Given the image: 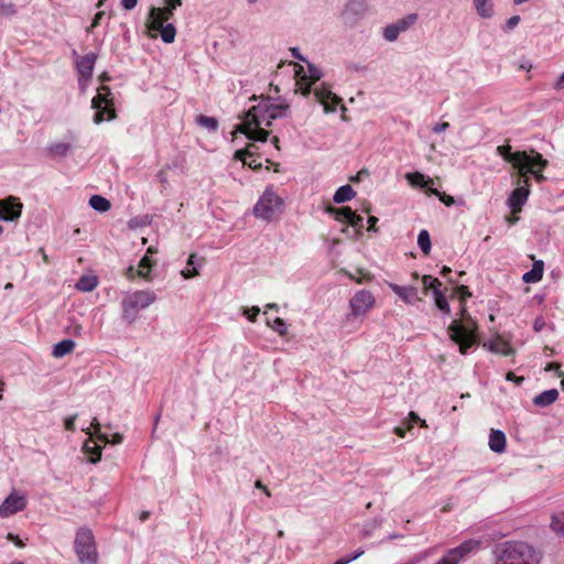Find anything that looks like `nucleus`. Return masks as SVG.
Here are the masks:
<instances>
[{"label":"nucleus","mask_w":564,"mask_h":564,"mask_svg":"<svg viewBox=\"0 0 564 564\" xmlns=\"http://www.w3.org/2000/svg\"><path fill=\"white\" fill-rule=\"evenodd\" d=\"M288 112V105L276 104L271 98H262L245 113L243 122L238 130L250 140L265 142L269 131L260 126L264 123L270 127L273 120L286 117Z\"/></svg>","instance_id":"obj_1"},{"label":"nucleus","mask_w":564,"mask_h":564,"mask_svg":"<svg viewBox=\"0 0 564 564\" xmlns=\"http://www.w3.org/2000/svg\"><path fill=\"white\" fill-rule=\"evenodd\" d=\"M495 564H540L541 552L522 541H506L494 550Z\"/></svg>","instance_id":"obj_2"},{"label":"nucleus","mask_w":564,"mask_h":564,"mask_svg":"<svg viewBox=\"0 0 564 564\" xmlns=\"http://www.w3.org/2000/svg\"><path fill=\"white\" fill-rule=\"evenodd\" d=\"M156 301V294L151 290H140L128 292L121 301L122 319L127 324H132L139 317V312L148 308Z\"/></svg>","instance_id":"obj_3"},{"label":"nucleus","mask_w":564,"mask_h":564,"mask_svg":"<svg viewBox=\"0 0 564 564\" xmlns=\"http://www.w3.org/2000/svg\"><path fill=\"white\" fill-rule=\"evenodd\" d=\"M296 85L299 87L297 89L305 97L313 93L316 100L321 105H323L324 111L326 113L335 112L337 106L341 101V99L337 95H335L325 83H322L318 86L313 87L314 84H311L310 80H307L306 76H303L297 82Z\"/></svg>","instance_id":"obj_4"},{"label":"nucleus","mask_w":564,"mask_h":564,"mask_svg":"<svg viewBox=\"0 0 564 564\" xmlns=\"http://www.w3.org/2000/svg\"><path fill=\"white\" fill-rule=\"evenodd\" d=\"M74 547L80 564H97L98 553L91 530L80 528L76 533Z\"/></svg>","instance_id":"obj_5"},{"label":"nucleus","mask_w":564,"mask_h":564,"mask_svg":"<svg viewBox=\"0 0 564 564\" xmlns=\"http://www.w3.org/2000/svg\"><path fill=\"white\" fill-rule=\"evenodd\" d=\"M283 200L272 187H268L253 207L256 217L271 221L282 212Z\"/></svg>","instance_id":"obj_6"},{"label":"nucleus","mask_w":564,"mask_h":564,"mask_svg":"<svg viewBox=\"0 0 564 564\" xmlns=\"http://www.w3.org/2000/svg\"><path fill=\"white\" fill-rule=\"evenodd\" d=\"M111 95L110 88L101 86L98 89V94L91 100V107L96 110L94 116V122L99 124L105 120H111L115 118V109L112 108V100L109 99Z\"/></svg>","instance_id":"obj_7"},{"label":"nucleus","mask_w":564,"mask_h":564,"mask_svg":"<svg viewBox=\"0 0 564 564\" xmlns=\"http://www.w3.org/2000/svg\"><path fill=\"white\" fill-rule=\"evenodd\" d=\"M449 338L459 346V351L465 355L475 345L476 336L469 325L454 319L447 328Z\"/></svg>","instance_id":"obj_8"},{"label":"nucleus","mask_w":564,"mask_h":564,"mask_svg":"<svg viewBox=\"0 0 564 564\" xmlns=\"http://www.w3.org/2000/svg\"><path fill=\"white\" fill-rule=\"evenodd\" d=\"M480 546V541L478 540H467L463 542L460 545L451 549L446 552V554L440 558L434 564H459V562L469 553L478 550Z\"/></svg>","instance_id":"obj_9"},{"label":"nucleus","mask_w":564,"mask_h":564,"mask_svg":"<svg viewBox=\"0 0 564 564\" xmlns=\"http://www.w3.org/2000/svg\"><path fill=\"white\" fill-rule=\"evenodd\" d=\"M375 301L370 291H357L349 301L350 314L348 318L364 316L375 305Z\"/></svg>","instance_id":"obj_10"},{"label":"nucleus","mask_w":564,"mask_h":564,"mask_svg":"<svg viewBox=\"0 0 564 564\" xmlns=\"http://www.w3.org/2000/svg\"><path fill=\"white\" fill-rule=\"evenodd\" d=\"M368 12L366 0H348L344 6L340 18L348 26H355Z\"/></svg>","instance_id":"obj_11"},{"label":"nucleus","mask_w":564,"mask_h":564,"mask_svg":"<svg viewBox=\"0 0 564 564\" xmlns=\"http://www.w3.org/2000/svg\"><path fill=\"white\" fill-rule=\"evenodd\" d=\"M417 14L416 13H410L395 22L388 24L383 28V39L388 42H394L397 41L398 36L406 32L412 25L415 24L417 21Z\"/></svg>","instance_id":"obj_12"},{"label":"nucleus","mask_w":564,"mask_h":564,"mask_svg":"<svg viewBox=\"0 0 564 564\" xmlns=\"http://www.w3.org/2000/svg\"><path fill=\"white\" fill-rule=\"evenodd\" d=\"M73 56H75V65L79 74L78 83L79 86L84 89L85 83L93 76L94 67L97 61V54L88 53L86 55L79 56L76 51H73Z\"/></svg>","instance_id":"obj_13"},{"label":"nucleus","mask_w":564,"mask_h":564,"mask_svg":"<svg viewBox=\"0 0 564 564\" xmlns=\"http://www.w3.org/2000/svg\"><path fill=\"white\" fill-rule=\"evenodd\" d=\"M530 164H528L523 170H518L520 177L523 180L524 175L532 174L538 183H542L545 181V176L542 174V171L547 166L549 162L545 160L542 154L531 150V154H529Z\"/></svg>","instance_id":"obj_14"},{"label":"nucleus","mask_w":564,"mask_h":564,"mask_svg":"<svg viewBox=\"0 0 564 564\" xmlns=\"http://www.w3.org/2000/svg\"><path fill=\"white\" fill-rule=\"evenodd\" d=\"M22 208L23 204L14 196L0 199V219L3 221H15L21 217Z\"/></svg>","instance_id":"obj_15"},{"label":"nucleus","mask_w":564,"mask_h":564,"mask_svg":"<svg viewBox=\"0 0 564 564\" xmlns=\"http://www.w3.org/2000/svg\"><path fill=\"white\" fill-rule=\"evenodd\" d=\"M497 153L505 161L511 163L517 170H523L528 164H530L529 153L527 151L511 152V147L508 144L497 147Z\"/></svg>","instance_id":"obj_16"},{"label":"nucleus","mask_w":564,"mask_h":564,"mask_svg":"<svg viewBox=\"0 0 564 564\" xmlns=\"http://www.w3.org/2000/svg\"><path fill=\"white\" fill-rule=\"evenodd\" d=\"M26 507V498L24 495L11 492L0 506V517L8 518Z\"/></svg>","instance_id":"obj_17"},{"label":"nucleus","mask_w":564,"mask_h":564,"mask_svg":"<svg viewBox=\"0 0 564 564\" xmlns=\"http://www.w3.org/2000/svg\"><path fill=\"white\" fill-rule=\"evenodd\" d=\"M519 184L509 197V205L513 210L520 209L525 204L530 194V177L525 175L523 180L520 177Z\"/></svg>","instance_id":"obj_18"},{"label":"nucleus","mask_w":564,"mask_h":564,"mask_svg":"<svg viewBox=\"0 0 564 564\" xmlns=\"http://www.w3.org/2000/svg\"><path fill=\"white\" fill-rule=\"evenodd\" d=\"M89 438L83 445V452L88 456V460L93 464L98 463L101 459V447L93 441L95 430L90 426L82 429Z\"/></svg>","instance_id":"obj_19"},{"label":"nucleus","mask_w":564,"mask_h":564,"mask_svg":"<svg viewBox=\"0 0 564 564\" xmlns=\"http://www.w3.org/2000/svg\"><path fill=\"white\" fill-rule=\"evenodd\" d=\"M389 288L406 304L414 305L420 301L417 289L414 286H402L395 283H389Z\"/></svg>","instance_id":"obj_20"},{"label":"nucleus","mask_w":564,"mask_h":564,"mask_svg":"<svg viewBox=\"0 0 564 564\" xmlns=\"http://www.w3.org/2000/svg\"><path fill=\"white\" fill-rule=\"evenodd\" d=\"M173 15V10L169 7L166 8H151L149 12V19L151 20V24H158V26H162L164 22L171 19Z\"/></svg>","instance_id":"obj_21"},{"label":"nucleus","mask_w":564,"mask_h":564,"mask_svg":"<svg viewBox=\"0 0 564 564\" xmlns=\"http://www.w3.org/2000/svg\"><path fill=\"white\" fill-rule=\"evenodd\" d=\"M489 448L495 453H502L506 449V435L500 430H491L489 435Z\"/></svg>","instance_id":"obj_22"},{"label":"nucleus","mask_w":564,"mask_h":564,"mask_svg":"<svg viewBox=\"0 0 564 564\" xmlns=\"http://www.w3.org/2000/svg\"><path fill=\"white\" fill-rule=\"evenodd\" d=\"M91 427L95 430V434H96V437L98 438V441L102 442V443H110V444H120L123 440V436L119 433H115L112 435V438L110 440L109 436L105 433H101L100 432V429H101V425L98 421L97 417H93L91 420Z\"/></svg>","instance_id":"obj_23"},{"label":"nucleus","mask_w":564,"mask_h":564,"mask_svg":"<svg viewBox=\"0 0 564 564\" xmlns=\"http://www.w3.org/2000/svg\"><path fill=\"white\" fill-rule=\"evenodd\" d=\"M558 398V391L556 389H550L535 395L533 404L536 406L545 408L554 403Z\"/></svg>","instance_id":"obj_24"},{"label":"nucleus","mask_w":564,"mask_h":564,"mask_svg":"<svg viewBox=\"0 0 564 564\" xmlns=\"http://www.w3.org/2000/svg\"><path fill=\"white\" fill-rule=\"evenodd\" d=\"M203 258L197 257L196 254H191L187 260V265L184 270L181 271L182 275L185 279L194 278L198 274V269L203 265Z\"/></svg>","instance_id":"obj_25"},{"label":"nucleus","mask_w":564,"mask_h":564,"mask_svg":"<svg viewBox=\"0 0 564 564\" xmlns=\"http://www.w3.org/2000/svg\"><path fill=\"white\" fill-rule=\"evenodd\" d=\"M405 178L411 185L426 188L429 193L430 188H433L434 181L430 177L426 178L421 172L406 173Z\"/></svg>","instance_id":"obj_26"},{"label":"nucleus","mask_w":564,"mask_h":564,"mask_svg":"<svg viewBox=\"0 0 564 564\" xmlns=\"http://www.w3.org/2000/svg\"><path fill=\"white\" fill-rule=\"evenodd\" d=\"M544 263L542 260L534 261L532 269L525 272L522 276V280L525 283H536L543 276Z\"/></svg>","instance_id":"obj_27"},{"label":"nucleus","mask_w":564,"mask_h":564,"mask_svg":"<svg viewBox=\"0 0 564 564\" xmlns=\"http://www.w3.org/2000/svg\"><path fill=\"white\" fill-rule=\"evenodd\" d=\"M151 28L153 30L160 31L161 40L164 43L170 44L174 42L176 35V28L172 23H169L166 25L162 24V26H158V24H151Z\"/></svg>","instance_id":"obj_28"},{"label":"nucleus","mask_w":564,"mask_h":564,"mask_svg":"<svg viewBox=\"0 0 564 564\" xmlns=\"http://www.w3.org/2000/svg\"><path fill=\"white\" fill-rule=\"evenodd\" d=\"M75 341L73 339H64L54 345L52 355L55 358H62L73 351Z\"/></svg>","instance_id":"obj_29"},{"label":"nucleus","mask_w":564,"mask_h":564,"mask_svg":"<svg viewBox=\"0 0 564 564\" xmlns=\"http://www.w3.org/2000/svg\"><path fill=\"white\" fill-rule=\"evenodd\" d=\"M356 195V192L350 185H343L334 194V202L337 204H341L345 202L351 200Z\"/></svg>","instance_id":"obj_30"},{"label":"nucleus","mask_w":564,"mask_h":564,"mask_svg":"<svg viewBox=\"0 0 564 564\" xmlns=\"http://www.w3.org/2000/svg\"><path fill=\"white\" fill-rule=\"evenodd\" d=\"M474 6L477 13L484 19H489L495 13L494 3L489 0H474Z\"/></svg>","instance_id":"obj_31"},{"label":"nucleus","mask_w":564,"mask_h":564,"mask_svg":"<svg viewBox=\"0 0 564 564\" xmlns=\"http://www.w3.org/2000/svg\"><path fill=\"white\" fill-rule=\"evenodd\" d=\"M97 278L94 275H83L78 279L75 288L82 292H91L97 286Z\"/></svg>","instance_id":"obj_32"},{"label":"nucleus","mask_w":564,"mask_h":564,"mask_svg":"<svg viewBox=\"0 0 564 564\" xmlns=\"http://www.w3.org/2000/svg\"><path fill=\"white\" fill-rule=\"evenodd\" d=\"M89 206L96 212L105 213L111 208V203L100 195H93L89 198Z\"/></svg>","instance_id":"obj_33"},{"label":"nucleus","mask_w":564,"mask_h":564,"mask_svg":"<svg viewBox=\"0 0 564 564\" xmlns=\"http://www.w3.org/2000/svg\"><path fill=\"white\" fill-rule=\"evenodd\" d=\"M382 522L383 520L381 518H375L365 522L360 530V535L362 538H369L375 532V530L382 525Z\"/></svg>","instance_id":"obj_34"},{"label":"nucleus","mask_w":564,"mask_h":564,"mask_svg":"<svg viewBox=\"0 0 564 564\" xmlns=\"http://www.w3.org/2000/svg\"><path fill=\"white\" fill-rule=\"evenodd\" d=\"M328 213L334 215L337 220L347 224H349L350 218L352 216V210L350 207L328 208Z\"/></svg>","instance_id":"obj_35"},{"label":"nucleus","mask_w":564,"mask_h":564,"mask_svg":"<svg viewBox=\"0 0 564 564\" xmlns=\"http://www.w3.org/2000/svg\"><path fill=\"white\" fill-rule=\"evenodd\" d=\"M417 245L424 254H429L431 252L432 243H431L430 234L426 229H422L419 232Z\"/></svg>","instance_id":"obj_36"},{"label":"nucleus","mask_w":564,"mask_h":564,"mask_svg":"<svg viewBox=\"0 0 564 564\" xmlns=\"http://www.w3.org/2000/svg\"><path fill=\"white\" fill-rule=\"evenodd\" d=\"M251 158L252 153L249 151V148L238 150L235 153V158L242 161L243 164H248L251 169L258 170L261 167V163H257L256 160L247 161V158Z\"/></svg>","instance_id":"obj_37"},{"label":"nucleus","mask_w":564,"mask_h":564,"mask_svg":"<svg viewBox=\"0 0 564 564\" xmlns=\"http://www.w3.org/2000/svg\"><path fill=\"white\" fill-rule=\"evenodd\" d=\"M152 252H154L153 248L149 247L147 253H152ZM152 264H153L152 260L150 259V257L148 254H145L139 262V268H140V270L138 272L139 275L147 278L149 271L151 270Z\"/></svg>","instance_id":"obj_38"},{"label":"nucleus","mask_w":564,"mask_h":564,"mask_svg":"<svg viewBox=\"0 0 564 564\" xmlns=\"http://www.w3.org/2000/svg\"><path fill=\"white\" fill-rule=\"evenodd\" d=\"M48 151L52 155L63 158L66 156L70 151V144L65 142H56L50 145Z\"/></svg>","instance_id":"obj_39"},{"label":"nucleus","mask_w":564,"mask_h":564,"mask_svg":"<svg viewBox=\"0 0 564 564\" xmlns=\"http://www.w3.org/2000/svg\"><path fill=\"white\" fill-rule=\"evenodd\" d=\"M433 297H434V302H435L436 307L441 312H443L445 314H449L451 313L449 304H448L447 299L445 297V295L443 294L442 291H435Z\"/></svg>","instance_id":"obj_40"},{"label":"nucleus","mask_w":564,"mask_h":564,"mask_svg":"<svg viewBox=\"0 0 564 564\" xmlns=\"http://www.w3.org/2000/svg\"><path fill=\"white\" fill-rule=\"evenodd\" d=\"M197 123L210 132H215L218 129V121L214 117L202 115L197 118Z\"/></svg>","instance_id":"obj_41"},{"label":"nucleus","mask_w":564,"mask_h":564,"mask_svg":"<svg viewBox=\"0 0 564 564\" xmlns=\"http://www.w3.org/2000/svg\"><path fill=\"white\" fill-rule=\"evenodd\" d=\"M551 528L555 533L564 536V512L552 517Z\"/></svg>","instance_id":"obj_42"},{"label":"nucleus","mask_w":564,"mask_h":564,"mask_svg":"<svg viewBox=\"0 0 564 564\" xmlns=\"http://www.w3.org/2000/svg\"><path fill=\"white\" fill-rule=\"evenodd\" d=\"M307 72L308 74L305 76L311 84H316L323 77L322 70L314 64H307Z\"/></svg>","instance_id":"obj_43"},{"label":"nucleus","mask_w":564,"mask_h":564,"mask_svg":"<svg viewBox=\"0 0 564 564\" xmlns=\"http://www.w3.org/2000/svg\"><path fill=\"white\" fill-rule=\"evenodd\" d=\"M422 282H423V286H424V289H425V290H432V291H433V293H434L435 291H441V290H440L441 282H440V280H438V279H436V278H433V276H431V275H424V276L422 278Z\"/></svg>","instance_id":"obj_44"},{"label":"nucleus","mask_w":564,"mask_h":564,"mask_svg":"<svg viewBox=\"0 0 564 564\" xmlns=\"http://www.w3.org/2000/svg\"><path fill=\"white\" fill-rule=\"evenodd\" d=\"M267 324L280 335H285L288 332L285 322L280 317L274 318L272 323L268 321Z\"/></svg>","instance_id":"obj_45"},{"label":"nucleus","mask_w":564,"mask_h":564,"mask_svg":"<svg viewBox=\"0 0 564 564\" xmlns=\"http://www.w3.org/2000/svg\"><path fill=\"white\" fill-rule=\"evenodd\" d=\"M430 194L437 196L446 206L454 204V198L446 194H441L436 188H430Z\"/></svg>","instance_id":"obj_46"},{"label":"nucleus","mask_w":564,"mask_h":564,"mask_svg":"<svg viewBox=\"0 0 564 564\" xmlns=\"http://www.w3.org/2000/svg\"><path fill=\"white\" fill-rule=\"evenodd\" d=\"M17 10L15 7L12 3H2L0 4V14L1 15H13L15 14Z\"/></svg>","instance_id":"obj_47"},{"label":"nucleus","mask_w":564,"mask_h":564,"mask_svg":"<svg viewBox=\"0 0 564 564\" xmlns=\"http://www.w3.org/2000/svg\"><path fill=\"white\" fill-rule=\"evenodd\" d=\"M520 22V17L519 15H512L511 18H509L503 26V30L506 32H509L511 30H513Z\"/></svg>","instance_id":"obj_48"},{"label":"nucleus","mask_w":564,"mask_h":564,"mask_svg":"<svg viewBox=\"0 0 564 564\" xmlns=\"http://www.w3.org/2000/svg\"><path fill=\"white\" fill-rule=\"evenodd\" d=\"M260 313V308L258 306H252L251 308H245L243 314L250 322H256L257 316Z\"/></svg>","instance_id":"obj_49"},{"label":"nucleus","mask_w":564,"mask_h":564,"mask_svg":"<svg viewBox=\"0 0 564 564\" xmlns=\"http://www.w3.org/2000/svg\"><path fill=\"white\" fill-rule=\"evenodd\" d=\"M349 225L356 229H361V228H364V218L361 216L357 215L355 212H352V216L350 218Z\"/></svg>","instance_id":"obj_50"},{"label":"nucleus","mask_w":564,"mask_h":564,"mask_svg":"<svg viewBox=\"0 0 564 564\" xmlns=\"http://www.w3.org/2000/svg\"><path fill=\"white\" fill-rule=\"evenodd\" d=\"M457 294L462 302H465L468 297L471 296V292L469 291L468 286H466V285H459L457 288Z\"/></svg>","instance_id":"obj_51"},{"label":"nucleus","mask_w":564,"mask_h":564,"mask_svg":"<svg viewBox=\"0 0 564 564\" xmlns=\"http://www.w3.org/2000/svg\"><path fill=\"white\" fill-rule=\"evenodd\" d=\"M78 417V414L70 415L64 420V426L66 431L74 432L75 431V421Z\"/></svg>","instance_id":"obj_52"},{"label":"nucleus","mask_w":564,"mask_h":564,"mask_svg":"<svg viewBox=\"0 0 564 564\" xmlns=\"http://www.w3.org/2000/svg\"><path fill=\"white\" fill-rule=\"evenodd\" d=\"M409 420L410 422L408 424V430H411L413 424L417 422H420L422 426H426L425 421L421 420L420 416L414 412H410Z\"/></svg>","instance_id":"obj_53"},{"label":"nucleus","mask_w":564,"mask_h":564,"mask_svg":"<svg viewBox=\"0 0 564 564\" xmlns=\"http://www.w3.org/2000/svg\"><path fill=\"white\" fill-rule=\"evenodd\" d=\"M105 15V12L104 11H99L95 14L94 19H93V22L87 28V32H91L94 28H96L97 25H99L101 19L104 18Z\"/></svg>","instance_id":"obj_54"},{"label":"nucleus","mask_w":564,"mask_h":564,"mask_svg":"<svg viewBox=\"0 0 564 564\" xmlns=\"http://www.w3.org/2000/svg\"><path fill=\"white\" fill-rule=\"evenodd\" d=\"M448 128H449V123L448 122H440V123H436L432 128V131L434 133H441V132H444L445 130H447Z\"/></svg>","instance_id":"obj_55"},{"label":"nucleus","mask_w":564,"mask_h":564,"mask_svg":"<svg viewBox=\"0 0 564 564\" xmlns=\"http://www.w3.org/2000/svg\"><path fill=\"white\" fill-rule=\"evenodd\" d=\"M7 539L9 541L13 542L18 547H24V545H25L23 543V541L18 535H14L12 533H8Z\"/></svg>","instance_id":"obj_56"},{"label":"nucleus","mask_w":564,"mask_h":564,"mask_svg":"<svg viewBox=\"0 0 564 564\" xmlns=\"http://www.w3.org/2000/svg\"><path fill=\"white\" fill-rule=\"evenodd\" d=\"M138 3V0H121V6L126 9V10H132L135 8Z\"/></svg>","instance_id":"obj_57"},{"label":"nucleus","mask_w":564,"mask_h":564,"mask_svg":"<svg viewBox=\"0 0 564 564\" xmlns=\"http://www.w3.org/2000/svg\"><path fill=\"white\" fill-rule=\"evenodd\" d=\"M545 370H546V371H551V370L556 371L557 377H563V375H564V373L560 370V365H558V364H554V362L549 364V365L546 366Z\"/></svg>","instance_id":"obj_58"},{"label":"nucleus","mask_w":564,"mask_h":564,"mask_svg":"<svg viewBox=\"0 0 564 564\" xmlns=\"http://www.w3.org/2000/svg\"><path fill=\"white\" fill-rule=\"evenodd\" d=\"M290 52H291L292 57H294L296 59H300V61H303V62L306 61L305 57L301 54L299 47H291Z\"/></svg>","instance_id":"obj_59"},{"label":"nucleus","mask_w":564,"mask_h":564,"mask_svg":"<svg viewBox=\"0 0 564 564\" xmlns=\"http://www.w3.org/2000/svg\"><path fill=\"white\" fill-rule=\"evenodd\" d=\"M507 380L514 381L518 386H520L524 381V378L523 377H517L514 373L509 372L507 375Z\"/></svg>","instance_id":"obj_60"},{"label":"nucleus","mask_w":564,"mask_h":564,"mask_svg":"<svg viewBox=\"0 0 564 564\" xmlns=\"http://www.w3.org/2000/svg\"><path fill=\"white\" fill-rule=\"evenodd\" d=\"M166 4L171 10H175L183 4V0H166Z\"/></svg>","instance_id":"obj_61"},{"label":"nucleus","mask_w":564,"mask_h":564,"mask_svg":"<svg viewBox=\"0 0 564 564\" xmlns=\"http://www.w3.org/2000/svg\"><path fill=\"white\" fill-rule=\"evenodd\" d=\"M378 221V218H376L375 216H370L368 218V230L370 231H377V228H376V224Z\"/></svg>","instance_id":"obj_62"},{"label":"nucleus","mask_w":564,"mask_h":564,"mask_svg":"<svg viewBox=\"0 0 564 564\" xmlns=\"http://www.w3.org/2000/svg\"><path fill=\"white\" fill-rule=\"evenodd\" d=\"M564 87V72L561 74V76L557 78L556 83L554 84V88L556 90H561Z\"/></svg>","instance_id":"obj_63"},{"label":"nucleus","mask_w":564,"mask_h":564,"mask_svg":"<svg viewBox=\"0 0 564 564\" xmlns=\"http://www.w3.org/2000/svg\"><path fill=\"white\" fill-rule=\"evenodd\" d=\"M364 553H365V551L359 549L356 552H354L351 555H347V556L350 560V562H352V561L359 558Z\"/></svg>","instance_id":"obj_64"}]
</instances>
